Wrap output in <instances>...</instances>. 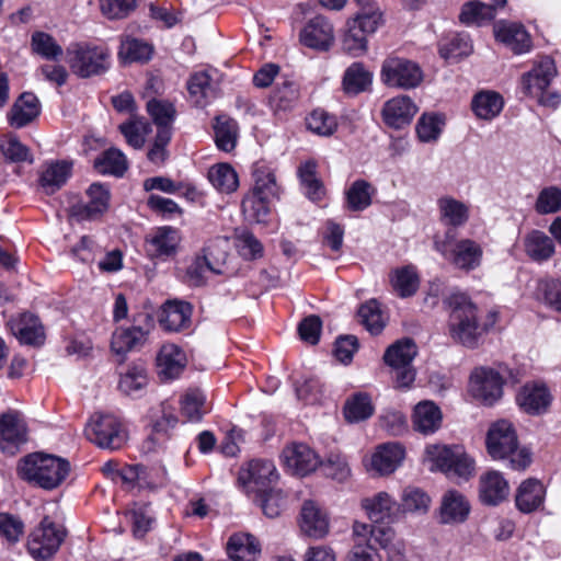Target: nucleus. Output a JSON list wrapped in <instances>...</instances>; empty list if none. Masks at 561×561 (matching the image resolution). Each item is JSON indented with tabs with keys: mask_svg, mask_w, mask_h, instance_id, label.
Returning <instances> with one entry per match:
<instances>
[{
	"mask_svg": "<svg viewBox=\"0 0 561 561\" xmlns=\"http://www.w3.org/2000/svg\"><path fill=\"white\" fill-rule=\"evenodd\" d=\"M444 304L450 310L448 320L450 337L470 350L480 345L483 336L494 328L500 318L499 311L491 309L483 319H480L478 307L462 293L450 294L445 298Z\"/></svg>",
	"mask_w": 561,
	"mask_h": 561,
	"instance_id": "f257e3e1",
	"label": "nucleus"
},
{
	"mask_svg": "<svg viewBox=\"0 0 561 561\" xmlns=\"http://www.w3.org/2000/svg\"><path fill=\"white\" fill-rule=\"evenodd\" d=\"M486 449L495 460H508L514 470H525L531 462V453L518 446V439L512 423L501 420L492 424L486 436Z\"/></svg>",
	"mask_w": 561,
	"mask_h": 561,
	"instance_id": "f03ea898",
	"label": "nucleus"
},
{
	"mask_svg": "<svg viewBox=\"0 0 561 561\" xmlns=\"http://www.w3.org/2000/svg\"><path fill=\"white\" fill-rule=\"evenodd\" d=\"M21 477L46 490L57 488L68 476L69 462L51 455L33 454L24 458L20 466Z\"/></svg>",
	"mask_w": 561,
	"mask_h": 561,
	"instance_id": "7ed1b4c3",
	"label": "nucleus"
},
{
	"mask_svg": "<svg viewBox=\"0 0 561 561\" xmlns=\"http://www.w3.org/2000/svg\"><path fill=\"white\" fill-rule=\"evenodd\" d=\"M519 381L518 371L500 365L497 369L477 367L470 375L469 391L473 398L485 405H492L501 399L504 382Z\"/></svg>",
	"mask_w": 561,
	"mask_h": 561,
	"instance_id": "20e7f679",
	"label": "nucleus"
},
{
	"mask_svg": "<svg viewBox=\"0 0 561 561\" xmlns=\"http://www.w3.org/2000/svg\"><path fill=\"white\" fill-rule=\"evenodd\" d=\"M66 60L73 75L91 78L110 69L111 51L102 45L72 43L66 49Z\"/></svg>",
	"mask_w": 561,
	"mask_h": 561,
	"instance_id": "39448f33",
	"label": "nucleus"
},
{
	"mask_svg": "<svg viewBox=\"0 0 561 561\" xmlns=\"http://www.w3.org/2000/svg\"><path fill=\"white\" fill-rule=\"evenodd\" d=\"M433 466L448 478L469 480L476 469L474 460L465 451L462 446L433 445L426 449Z\"/></svg>",
	"mask_w": 561,
	"mask_h": 561,
	"instance_id": "423d86ee",
	"label": "nucleus"
},
{
	"mask_svg": "<svg viewBox=\"0 0 561 561\" xmlns=\"http://www.w3.org/2000/svg\"><path fill=\"white\" fill-rule=\"evenodd\" d=\"M87 438L103 449H121L128 439L122 421L112 414H95L85 427Z\"/></svg>",
	"mask_w": 561,
	"mask_h": 561,
	"instance_id": "0eeeda50",
	"label": "nucleus"
},
{
	"mask_svg": "<svg viewBox=\"0 0 561 561\" xmlns=\"http://www.w3.org/2000/svg\"><path fill=\"white\" fill-rule=\"evenodd\" d=\"M380 78L389 88L410 90L422 83L424 73L417 62L391 55L382 62Z\"/></svg>",
	"mask_w": 561,
	"mask_h": 561,
	"instance_id": "6e6552de",
	"label": "nucleus"
},
{
	"mask_svg": "<svg viewBox=\"0 0 561 561\" xmlns=\"http://www.w3.org/2000/svg\"><path fill=\"white\" fill-rule=\"evenodd\" d=\"M278 480L276 467L271 460H251L239 471L238 481L249 496H257L274 489Z\"/></svg>",
	"mask_w": 561,
	"mask_h": 561,
	"instance_id": "1a4fd4ad",
	"label": "nucleus"
},
{
	"mask_svg": "<svg viewBox=\"0 0 561 561\" xmlns=\"http://www.w3.org/2000/svg\"><path fill=\"white\" fill-rule=\"evenodd\" d=\"M381 22L377 11L358 13L347 22L343 37V48L353 56H359L367 50V36L375 33Z\"/></svg>",
	"mask_w": 561,
	"mask_h": 561,
	"instance_id": "9d476101",
	"label": "nucleus"
},
{
	"mask_svg": "<svg viewBox=\"0 0 561 561\" xmlns=\"http://www.w3.org/2000/svg\"><path fill=\"white\" fill-rule=\"evenodd\" d=\"M65 537L66 530L64 527L56 525L48 517H44L41 524L31 533L27 549L34 558L47 560L58 551Z\"/></svg>",
	"mask_w": 561,
	"mask_h": 561,
	"instance_id": "9b49d317",
	"label": "nucleus"
},
{
	"mask_svg": "<svg viewBox=\"0 0 561 561\" xmlns=\"http://www.w3.org/2000/svg\"><path fill=\"white\" fill-rule=\"evenodd\" d=\"M435 249L456 268L469 272L480 266L483 251L481 245L471 239L455 242H435Z\"/></svg>",
	"mask_w": 561,
	"mask_h": 561,
	"instance_id": "f8f14e48",
	"label": "nucleus"
},
{
	"mask_svg": "<svg viewBox=\"0 0 561 561\" xmlns=\"http://www.w3.org/2000/svg\"><path fill=\"white\" fill-rule=\"evenodd\" d=\"M557 76L554 60L549 56H542L535 61L533 68L520 77V90L529 98L540 96L549 89Z\"/></svg>",
	"mask_w": 561,
	"mask_h": 561,
	"instance_id": "ddd939ff",
	"label": "nucleus"
},
{
	"mask_svg": "<svg viewBox=\"0 0 561 561\" xmlns=\"http://www.w3.org/2000/svg\"><path fill=\"white\" fill-rule=\"evenodd\" d=\"M494 37L514 54L522 55L530 51L533 42L525 26L517 22L501 20L493 25Z\"/></svg>",
	"mask_w": 561,
	"mask_h": 561,
	"instance_id": "4468645a",
	"label": "nucleus"
},
{
	"mask_svg": "<svg viewBox=\"0 0 561 561\" xmlns=\"http://www.w3.org/2000/svg\"><path fill=\"white\" fill-rule=\"evenodd\" d=\"M215 247L208 244L203 249V254L196 256L186 271L187 282L192 286H202L206 283L207 273L221 274L225 264V253L214 256Z\"/></svg>",
	"mask_w": 561,
	"mask_h": 561,
	"instance_id": "2eb2a0df",
	"label": "nucleus"
},
{
	"mask_svg": "<svg viewBox=\"0 0 561 561\" xmlns=\"http://www.w3.org/2000/svg\"><path fill=\"white\" fill-rule=\"evenodd\" d=\"M285 467L293 474L307 476L321 463L319 456L306 444H293L283 450Z\"/></svg>",
	"mask_w": 561,
	"mask_h": 561,
	"instance_id": "dca6fc26",
	"label": "nucleus"
},
{
	"mask_svg": "<svg viewBox=\"0 0 561 561\" xmlns=\"http://www.w3.org/2000/svg\"><path fill=\"white\" fill-rule=\"evenodd\" d=\"M417 112V106L411 98L399 95L388 100L381 115L385 124L394 129H401L411 124Z\"/></svg>",
	"mask_w": 561,
	"mask_h": 561,
	"instance_id": "f3484780",
	"label": "nucleus"
},
{
	"mask_svg": "<svg viewBox=\"0 0 561 561\" xmlns=\"http://www.w3.org/2000/svg\"><path fill=\"white\" fill-rule=\"evenodd\" d=\"M360 505L368 518L375 524L391 523L400 514V504L383 491L363 499Z\"/></svg>",
	"mask_w": 561,
	"mask_h": 561,
	"instance_id": "a211bd4d",
	"label": "nucleus"
},
{
	"mask_svg": "<svg viewBox=\"0 0 561 561\" xmlns=\"http://www.w3.org/2000/svg\"><path fill=\"white\" fill-rule=\"evenodd\" d=\"M300 41L307 47L328 50L334 41L333 26L324 16H314L300 32Z\"/></svg>",
	"mask_w": 561,
	"mask_h": 561,
	"instance_id": "6ab92c4d",
	"label": "nucleus"
},
{
	"mask_svg": "<svg viewBox=\"0 0 561 561\" xmlns=\"http://www.w3.org/2000/svg\"><path fill=\"white\" fill-rule=\"evenodd\" d=\"M10 330L13 335L26 345L39 346L45 342V330L39 318L25 312L10 320Z\"/></svg>",
	"mask_w": 561,
	"mask_h": 561,
	"instance_id": "aec40b11",
	"label": "nucleus"
},
{
	"mask_svg": "<svg viewBox=\"0 0 561 561\" xmlns=\"http://www.w3.org/2000/svg\"><path fill=\"white\" fill-rule=\"evenodd\" d=\"M516 401L520 409L528 414H541L551 403V394L546 385L529 382L522 387Z\"/></svg>",
	"mask_w": 561,
	"mask_h": 561,
	"instance_id": "412c9836",
	"label": "nucleus"
},
{
	"mask_svg": "<svg viewBox=\"0 0 561 561\" xmlns=\"http://www.w3.org/2000/svg\"><path fill=\"white\" fill-rule=\"evenodd\" d=\"M471 506L467 497L457 490H448L442 497L439 520L442 524L456 525L467 520Z\"/></svg>",
	"mask_w": 561,
	"mask_h": 561,
	"instance_id": "4be33fe9",
	"label": "nucleus"
},
{
	"mask_svg": "<svg viewBox=\"0 0 561 561\" xmlns=\"http://www.w3.org/2000/svg\"><path fill=\"white\" fill-rule=\"evenodd\" d=\"M193 307L186 301H167L160 314V324L164 330L179 332L191 325Z\"/></svg>",
	"mask_w": 561,
	"mask_h": 561,
	"instance_id": "5701e85b",
	"label": "nucleus"
},
{
	"mask_svg": "<svg viewBox=\"0 0 561 561\" xmlns=\"http://www.w3.org/2000/svg\"><path fill=\"white\" fill-rule=\"evenodd\" d=\"M508 492V483L501 472L492 470L480 477L479 499L483 504L495 506L507 497Z\"/></svg>",
	"mask_w": 561,
	"mask_h": 561,
	"instance_id": "b1692460",
	"label": "nucleus"
},
{
	"mask_svg": "<svg viewBox=\"0 0 561 561\" xmlns=\"http://www.w3.org/2000/svg\"><path fill=\"white\" fill-rule=\"evenodd\" d=\"M299 525L304 534L316 539L324 537L329 531L328 517L313 501L304 502Z\"/></svg>",
	"mask_w": 561,
	"mask_h": 561,
	"instance_id": "393cba45",
	"label": "nucleus"
},
{
	"mask_svg": "<svg viewBox=\"0 0 561 561\" xmlns=\"http://www.w3.org/2000/svg\"><path fill=\"white\" fill-rule=\"evenodd\" d=\"M72 163L68 161H51L42 165L38 184L48 195L60 190L71 174Z\"/></svg>",
	"mask_w": 561,
	"mask_h": 561,
	"instance_id": "a878e982",
	"label": "nucleus"
},
{
	"mask_svg": "<svg viewBox=\"0 0 561 561\" xmlns=\"http://www.w3.org/2000/svg\"><path fill=\"white\" fill-rule=\"evenodd\" d=\"M404 458V448L398 443H387L377 447L370 458V470L383 476L392 473Z\"/></svg>",
	"mask_w": 561,
	"mask_h": 561,
	"instance_id": "bb28decb",
	"label": "nucleus"
},
{
	"mask_svg": "<svg viewBox=\"0 0 561 561\" xmlns=\"http://www.w3.org/2000/svg\"><path fill=\"white\" fill-rule=\"evenodd\" d=\"M412 422L416 432L428 435L440 427L443 414L435 402L425 400L414 407Z\"/></svg>",
	"mask_w": 561,
	"mask_h": 561,
	"instance_id": "cd10ccee",
	"label": "nucleus"
},
{
	"mask_svg": "<svg viewBox=\"0 0 561 561\" xmlns=\"http://www.w3.org/2000/svg\"><path fill=\"white\" fill-rule=\"evenodd\" d=\"M145 320L147 321L145 327L133 325L127 329L121 328L113 333L111 348L115 354H125L145 341L151 324L150 316L145 314Z\"/></svg>",
	"mask_w": 561,
	"mask_h": 561,
	"instance_id": "c85d7f7f",
	"label": "nucleus"
},
{
	"mask_svg": "<svg viewBox=\"0 0 561 561\" xmlns=\"http://www.w3.org/2000/svg\"><path fill=\"white\" fill-rule=\"evenodd\" d=\"M543 484L537 479H527L516 491L515 504L519 512L529 514L537 511L545 501Z\"/></svg>",
	"mask_w": 561,
	"mask_h": 561,
	"instance_id": "c756f323",
	"label": "nucleus"
},
{
	"mask_svg": "<svg viewBox=\"0 0 561 561\" xmlns=\"http://www.w3.org/2000/svg\"><path fill=\"white\" fill-rule=\"evenodd\" d=\"M227 553L233 561H255L261 553V547L254 536L239 533L229 538Z\"/></svg>",
	"mask_w": 561,
	"mask_h": 561,
	"instance_id": "7c9ffc66",
	"label": "nucleus"
},
{
	"mask_svg": "<svg viewBox=\"0 0 561 561\" xmlns=\"http://www.w3.org/2000/svg\"><path fill=\"white\" fill-rule=\"evenodd\" d=\"M39 114L38 99L30 92L21 94L8 114L12 127L22 128L30 124Z\"/></svg>",
	"mask_w": 561,
	"mask_h": 561,
	"instance_id": "2f4dec72",
	"label": "nucleus"
},
{
	"mask_svg": "<svg viewBox=\"0 0 561 561\" xmlns=\"http://www.w3.org/2000/svg\"><path fill=\"white\" fill-rule=\"evenodd\" d=\"M160 375L167 379L180 376L186 365L185 353L175 344H164L157 357Z\"/></svg>",
	"mask_w": 561,
	"mask_h": 561,
	"instance_id": "473e14b6",
	"label": "nucleus"
},
{
	"mask_svg": "<svg viewBox=\"0 0 561 561\" xmlns=\"http://www.w3.org/2000/svg\"><path fill=\"white\" fill-rule=\"evenodd\" d=\"M26 425L18 411H8L0 416V448L3 443L20 444L25 440Z\"/></svg>",
	"mask_w": 561,
	"mask_h": 561,
	"instance_id": "72a5a7b5",
	"label": "nucleus"
},
{
	"mask_svg": "<svg viewBox=\"0 0 561 561\" xmlns=\"http://www.w3.org/2000/svg\"><path fill=\"white\" fill-rule=\"evenodd\" d=\"M504 106L502 95L495 91H480L471 101L474 115L484 121H491L500 115Z\"/></svg>",
	"mask_w": 561,
	"mask_h": 561,
	"instance_id": "f704fd0d",
	"label": "nucleus"
},
{
	"mask_svg": "<svg viewBox=\"0 0 561 561\" xmlns=\"http://www.w3.org/2000/svg\"><path fill=\"white\" fill-rule=\"evenodd\" d=\"M252 176L254 181L253 188L256 193L272 198H278L280 185L276 181L274 170L263 161L255 162L252 167Z\"/></svg>",
	"mask_w": 561,
	"mask_h": 561,
	"instance_id": "c9c22d12",
	"label": "nucleus"
},
{
	"mask_svg": "<svg viewBox=\"0 0 561 561\" xmlns=\"http://www.w3.org/2000/svg\"><path fill=\"white\" fill-rule=\"evenodd\" d=\"M389 282L394 293L401 298L413 296L420 284L416 270L412 265L392 270L389 274Z\"/></svg>",
	"mask_w": 561,
	"mask_h": 561,
	"instance_id": "e433bc0d",
	"label": "nucleus"
},
{
	"mask_svg": "<svg viewBox=\"0 0 561 561\" xmlns=\"http://www.w3.org/2000/svg\"><path fill=\"white\" fill-rule=\"evenodd\" d=\"M239 126L238 123L227 116L218 115L215 118L214 133L215 142L219 150L231 152L237 145Z\"/></svg>",
	"mask_w": 561,
	"mask_h": 561,
	"instance_id": "4c0bfd02",
	"label": "nucleus"
},
{
	"mask_svg": "<svg viewBox=\"0 0 561 561\" xmlns=\"http://www.w3.org/2000/svg\"><path fill=\"white\" fill-rule=\"evenodd\" d=\"M148 383V375L146 365L142 362L129 364L124 371L121 373L118 388L128 396L137 394Z\"/></svg>",
	"mask_w": 561,
	"mask_h": 561,
	"instance_id": "58836bf2",
	"label": "nucleus"
},
{
	"mask_svg": "<svg viewBox=\"0 0 561 561\" xmlns=\"http://www.w3.org/2000/svg\"><path fill=\"white\" fill-rule=\"evenodd\" d=\"M437 207L440 220L445 225L460 227L465 225L469 218L468 206L454 197H440L437 201Z\"/></svg>",
	"mask_w": 561,
	"mask_h": 561,
	"instance_id": "ea45409f",
	"label": "nucleus"
},
{
	"mask_svg": "<svg viewBox=\"0 0 561 561\" xmlns=\"http://www.w3.org/2000/svg\"><path fill=\"white\" fill-rule=\"evenodd\" d=\"M376 188L365 180L354 181L345 192V206L351 211H363L371 205Z\"/></svg>",
	"mask_w": 561,
	"mask_h": 561,
	"instance_id": "a19ab883",
	"label": "nucleus"
},
{
	"mask_svg": "<svg viewBox=\"0 0 561 561\" xmlns=\"http://www.w3.org/2000/svg\"><path fill=\"white\" fill-rule=\"evenodd\" d=\"M371 82L373 75L362 62H353L343 76V89L350 95L367 91Z\"/></svg>",
	"mask_w": 561,
	"mask_h": 561,
	"instance_id": "79ce46f5",
	"label": "nucleus"
},
{
	"mask_svg": "<svg viewBox=\"0 0 561 561\" xmlns=\"http://www.w3.org/2000/svg\"><path fill=\"white\" fill-rule=\"evenodd\" d=\"M298 176L304 194L312 202H320L325 195L323 183L317 176V163L306 161L298 168Z\"/></svg>",
	"mask_w": 561,
	"mask_h": 561,
	"instance_id": "37998d69",
	"label": "nucleus"
},
{
	"mask_svg": "<svg viewBox=\"0 0 561 561\" xmlns=\"http://www.w3.org/2000/svg\"><path fill=\"white\" fill-rule=\"evenodd\" d=\"M496 14L494 7H490L480 0H472L462 5L459 21L468 26H481L493 21Z\"/></svg>",
	"mask_w": 561,
	"mask_h": 561,
	"instance_id": "c03bdc74",
	"label": "nucleus"
},
{
	"mask_svg": "<svg viewBox=\"0 0 561 561\" xmlns=\"http://www.w3.org/2000/svg\"><path fill=\"white\" fill-rule=\"evenodd\" d=\"M525 251L531 260L543 262L554 254V243L545 232L533 230L525 238Z\"/></svg>",
	"mask_w": 561,
	"mask_h": 561,
	"instance_id": "a18cd8bd",
	"label": "nucleus"
},
{
	"mask_svg": "<svg viewBox=\"0 0 561 561\" xmlns=\"http://www.w3.org/2000/svg\"><path fill=\"white\" fill-rule=\"evenodd\" d=\"M94 168L101 174L123 176L128 168V162L121 150L110 148L95 159Z\"/></svg>",
	"mask_w": 561,
	"mask_h": 561,
	"instance_id": "49530a36",
	"label": "nucleus"
},
{
	"mask_svg": "<svg viewBox=\"0 0 561 561\" xmlns=\"http://www.w3.org/2000/svg\"><path fill=\"white\" fill-rule=\"evenodd\" d=\"M208 180L221 193H232L239 186L238 174L228 163H218L208 170Z\"/></svg>",
	"mask_w": 561,
	"mask_h": 561,
	"instance_id": "de8ad7c7",
	"label": "nucleus"
},
{
	"mask_svg": "<svg viewBox=\"0 0 561 561\" xmlns=\"http://www.w3.org/2000/svg\"><path fill=\"white\" fill-rule=\"evenodd\" d=\"M183 415L191 422H198L210 411L206 396L198 389L188 390L181 400Z\"/></svg>",
	"mask_w": 561,
	"mask_h": 561,
	"instance_id": "09e8293b",
	"label": "nucleus"
},
{
	"mask_svg": "<svg viewBox=\"0 0 561 561\" xmlns=\"http://www.w3.org/2000/svg\"><path fill=\"white\" fill-rule=\"evenodd\" d=\"M417 351L416 345L410 339L398 341L389 346L383 355L385 363L390 367L412 365Z\"/></svg>",
	"mask_w": 561,
	"mask_h": 561,
	"instance_id": "8fccbe9b",
	"label": "nucleus"
},
{
	"mask_svg": "<svg viewBox=\"0 0 561 561\" xmlns=\"http://www.w3.org/2000/svg\"><path fill=\"white\" fill-rule=\"evenodd\" d=\"M375 408L369 394L358 392L353 394L345 403L344 415L348 422H360L374 414Z\"/></svg>",
	"mask_w": 561,
	"mask_h": 561,
	"instance_id": "3c124183",
	"label": "nucleus"
},
{
	"mask_svg": "<svg viewBox=\"0 0 561 561\" xmlns=\"http://www.w3.org/2000/svg\"><path fill=\"white\" fill-rule=\"evenodd\" d=\"M32 51L46 60H59L64 54L62 47L48 33L36 31L31 37Z\"/></svg>",
	"mask_w": 561,
	"mask_h": 561,
	"instance_id": "603ef678",
	"label": "nucleus"
},
{
	"mask_svg": "<svg viewBox=\"0 0 561 561\" xmlns=\"http://www.w3.org/2000/svg\"><path fill=\"white\" fill-rule=\"evenodd\" d=\"M274 198L250 191L241 203L243 214L251 220L261 222L265 220L270 211V203Z\"/></svg>",
	"mask_w": 561,
	"mask_h": 561,
	"instance_id": "864d4df0",
	"label": "nucleus"
},
{
	"mask_svg": "<svg viewBox=\"0 0 561 561\" xmlns=\"http://www.w3.org/2000/svg\"><path fill=\"white\" fill-rule=\"evenodd\" d=\"M188 93L197 106H205L211 96V77L207 71L193 73L187 81Z\"/></svg>",
	"mask_w": 561,
	"mask_h": 561,
	"instance_id": "5fc2aeb1",
	"label": "nucleus"
},
{
	"mask_svg": "<svg viewBox=\"0 0 561 561\" xmlns=\"http://www.w3.org/2000/svg\"><path fill=\"white\" fill-rule=\"evenodd\" d=\"M306 125L311 133L329 137L337 129V119L325 110L316 108L306 117Z\"/></svg>",
	"mask_w": 561,
	"mask_h": 561,
	"instance_id": "6e6d98bb",
	"label": "nucleus"
},
{
	"mask_svg": "<svg viewBox=\"0 0 561 561\" xmlns=\"http://www.w3.org/2000/svg\"><path fill=\"white\" fill-rule=\"evenodd\" d=\"M253 501L260 505L268 518L278 517L287 506V496L278 489H270L266 493L253 497Z\"/></svg>",
	"mask_w": 561,
	"mask_h": 561,
	"instance_id": "4d7b16f0",
	"label": "nucleus"
},
{
	"mask_svg": "<svg viewBox=\"0 0 561 561\" xmlns=\"http://www.w3.org/2000/svg\"><path fill=\"white\" fill-rule=\"evenodd\" d=\"M180 238L178 231L171 227H162L151 237L150 244L156 255L169 256L175 253Z\"/></svg>",
	"mask_w": 561,
	"mask_h": 561,
	"instance_id": "13d9d810",
	"label": "nucleus"
},
{
	"mask_svg": "<svg viewBox=\"0 0 561 561\" xmlns=\"http://www.w3.org/2000/svg\"><path fill=\"white\" fill-rule=\"evenodd\" d=\"M119 130L129 146L140 149L145 145V137L151 128L145 118L133 117L128 122L121 124Z\"/></svg>",
	"mask_w": 561,
	"mask_h": 561,
	"instance_id": "bf43d9fd",
	"label": "nucleus"
},
{
	"mask_svg": "<svg viewBox=\"0 0 561 561\" xmlns=\"http://www.w3.org/2000/svg\"><path fill=\"white\" fill-rule=\"evenodd\" d=\"M153 48L150 44L137 39L127 37L122 41L118 55L124 61H147L151 58Z\"/></svg>",
	"mask_w": 561,
	"mask_h": 561,
	"instance_id": "052dcab7",
	"label": "nucleus"
},
{
	"mask_svg": "<svg viewBox=\"0 0 561 561\" xmlns=\"http://www.w3.org/2000/svg\"><path fill=\"white\" fill-rule=\"evenodd\" d=\"M536 296L550 308L561 312V277L538 280Z\"/></svg>",
	"mask_w": 561,
	"mask_h": 561,
	"instance_id": "680f3d73",
	"label": "nucleus"
},
{
	"mask_svg": "<svg viewBox=\"0 0 561 561\" xmlns=\"http://www.w3.org/2000/svg\"><path fill=\"white\" fill-rule=\"evenodd\" d=\"M363 325L371 334H379L385 328V318L377 300L371 299L363 304L358 310Z\"/></svg>",
	"mask_w": 561,
	"mask_h": 561,
	"instance_id": "e2e57ef3",
	"label": "nucleus"
},
{
	"mask_svg": "<svg viewBox=\"0 0 561 561\" xmlns=\"http://www.w3.org/2000/svg\"><path fill=\"white\" fill-rule=\"evenodd\" d=\"M400 512L426 513L431 497L416 486H407L402 492Z\"/></svg>",
	"mask_w": 561,
	"mask_h": 561,
	"instance_id": "0e129e2a",
	"label": "nucleus"
},
{
	"mask_svg": "<svg viewBox=\"0 0 561 561\" xmlns=\"http://www.w3.org/2000/svg\"><path fill=\"white\" fill-rule=\"evenodd\" d=\"M0 152L9 162H33L30 149L13 136L0 139Z\"/></svg>",
	"mask_w": 561,
	"mask_h": 561,
	"instance_id": "69168bd1",
	"label": "nucleus"
},
{
	"mask_svg": "<svg viewBox=\"0 0 561 561\" xmlns=\"http://www.w3.org/2000/svg\"><path fill=\"white\" fill-rule=\"evenodd\" d=\"M535 210L539 215L556 214L561 210V190L558 186L542 188L537 196Z\"/></svg>",
	"mask_w": 561,
	"mask_h": 561,
	"instance_id": "338daca9",
	"label": "nucleus"
},
{
	"mask_svg": "<svg viewBox=\"0 0 561 561\" xmlns=\"http://www.w3.org/2000/svg\"><path fill=\"white\" fill-rule=\"evenodd\" d=\"M147 111L157 126H171L176 115L173 103L165 100H150Z\"/></svg>",
	"mask_w": 561,
	"mask_h": 561,
	"instance_id": "774afa93",
	"label": "nucleus"
}]
</instances>
